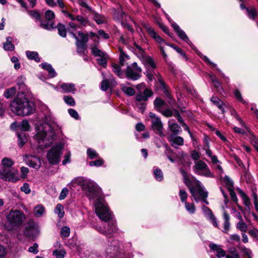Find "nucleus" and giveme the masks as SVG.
I'll return each instance as SVG.
<instances>
[{
    "instance_id": "28",
    "label": "nucleus",
    "mask_w": 258,
    "mask_h": 258,
    "mask_svg": "<svg viewBox=\"0 0 258 258\" xmlns=\"http://www.w3.org/2000/svg\"><path fill=\"white\" fill-rule=\"evenodd\" d=\"M45 211L44 207L42 205L36 206L34 210V213L37 217H41Z\"/></svg>"
},
{
    "instance_id": "38",
    "label": "nucleus",
    "mask_w": 258,
    "mask_h": 258,
    "mask_svg": "<svg viewBox=\"0 0 258 258\" xmlns=\"http://www.w3.org/2000/svg\"><path fill=\"white\" fill-rule=\"evenodd\" d=\"M76 44L77 48V52L81 55L84 54L86 49L85 44L81 41H78L76 42Z\"/></svg>"
},
{
    "instance_id": "25",
    "label": "nucleus",
    "mask_w": 258,
    "mask_h": 258,
    "mask_svg": "<svg viewBox=\"0 0 258 258\" xmlns=\"http://www.w3.org/2000/svg\"><path fill=\"white\" fill-rule=\"evenodd\" d=\"M119 50L120 52L119 64L121 66H123L125 64L126 61L129 59V56L124 53L122 48H119Z\"/></svg>"
},
{
    "instance_id": "53",
    "label": "nucleus",
    "mask_w": 258,
    "mask_h": 258,
    "mask_svg": "<svg viewBox=\"0 0 258 258\" xmlns=\"http://www.w3.org/2000/svg\"><path fill=\"white\" fill-rule=\"evenodd\" d=\"M224 181L226 184L228 190L230 189V188L233 189V182L230 179L229 177L228 176H225L224 178Z\"/></svg>"
},
{
    "instance_id": "29",
    "label": "nucleus",
    "mask_w": 258,
    "mask_h": 258,
    "mask_svg": "<svg viewBox=\"0 0 258 258\" xmlns=\"http://www.w3.org/2000/svg\"><path fill=\"white\" fill-rule=\"evenodd\" d=\"M17 136L18 137V145L22 147L27 141L26 134L22 132H18Z\"/></svg>"
},
{
    "instance_id": "45",
    "label": "nucleus",
    "mask_w": 258,
    "mask_h": 258,
    "mask_svg": "<svg viewBox=\"0 0 258 258\" xmlns=\"http://www.w3.org/2000/svg\"><path fill=\"white\" fill-rule=\"evenodd\" d=\"M16 88L13 87L7 90L4 93V96L6 98H10L15 94Z\"/></svg>"
},
{
    "instance_id": "61",
    "label": "nucleus",
    "mask_w": 258,
    "mask_h": 258,
    "mask_svg": "<svg viewBox=\"0 0 258 258\" xmlns=\"http://www.w3.org/2000/svg\"><path fill=\"white\" fill-rule=\"evenodd\" d=\"M21 190L26 194H29L31 192V189L29 187V184L25 182L23 184V186L21 187Z\"/></svg>"
},
{
    "instance_id": "26",
    "label": "nucleus",
    "mask_w": 258,
    "mask_h": 258,
    "mask_svg": "<svg viewBox=\"0 0 258 258\" xmlns=\"http://www.w3.org/2000/svg\"><path fill=\"white\" fill-rule=\"evenodd\" d=\"M211 101L216 105L222 112L223 113L224 112V103L217 97H212L211 98Z\"/></svg>"
},
{
    "instance_id": "8",
    "label": "nucleus",
    "mask_w": 258,
    "mask_h": 258,
    "mask_svg": "<svg viewBox=\"0 0 258 258\" xmlns=\"http://www.w3.org/2000/svg\"><path fill=\"white\" fill-rule=\"evenodd\" d=\"M193 170L198 175L209 178L214 177V175L211 172L207 164L202 160L195 162Z\"/></svg>"
},
{
    "instance_id": "57",
    "label": "nucleus",
    "mask_w": 258,
    "mask_h": 258,
    "mask_svg": "<svg viewBox=\"0 0 258 258\" xmlns=\"http://www.w3.org/2000/svg\"><path fill=\"white\" fill-rule=\"evenodd\" d=\"M198 55L201 57V58H202L204 60H205L208 64L211 66L212 67H216V64L213 63L212 62L209 58L203 55L201 53L199 52Z\"/></svg>"
},
{
    "instance_id": "58",
    "label": "nucleus",
    "mask_w": 258,
    "mask_h": 258,
    "mask_svg": "<svg viewBox=\"0 0 258 258\" xmlns=\"http://www.w3.org/2000/svg\"><path fill=\"white\" fill-rule=\"evenodd\" d=\"M87 153L89 157L91 159H93L98 157V155L97 152L91 149H88L87 151Z\"/></svg>"
},
{
    "instance_id": "60",
    "label": "nucleus",
    "mask_w": 258,
    "mask_h": 258,
    "mask_svg": "<svg viewBox=\"0 0 258 258\" xmlns=\"http://www.w3.org/2000/svg\"><path fill=\"white\" fill-rule=\"evenodd\" d=\"M79 37L80 38V41L81 42H83L84 43H86L88 41V35L84 34L83 32L79 31L78 32Z\"/></svg>"
},
{
    "instance_id": "56",
    "label": "nucleus",
    "mask_w": 258,
    "mask_h": 258,
    "mask_svg": "<svg viewBox=\"0 0 258 258\" xmlns=\"http://www.w3.org/2000/svg\"><path fill=\"white\" fill-rule=\"evenodd\" d=\"M76 20L84 26H86L88 23V20L87 19L84 18L81 15H78L76 17Z\"/></svg>"
},
{
    "instance_id": "5",
    "label": "nucleus",
    "mask_w": 258,
    "mask_h": 258,
    "mask_svg": "<svg viewBox=\"0 0 258 258\" xmlns=\"http://www.w3.org/2000/svg\"><path fill=\"white\" fill-rule=\"evenodd\" d=\"M185 183L188 187L191 195L197 203L201 201L203 193H208V191L205 190L204 187L199 180H196L194 184L189 180H186Z\"/></svg>"
},
{
    "instance_id": "27",
    "label": "nucleus",
    "mask_w": 258,
    "mask_h": 258,
    "mask_svg": "<svg viewBox=\"0 0 258 258\" xmlns=\"http://www.w3.org/2000/svg\"><path fill=\"white\" fill-rule=\"evenodd\" d=\"M27 57L31 60H34L36 62L40 61L38 53L36 51H27L26 52Z\"/></svg>"
},
{
    "instance_id": "48",
    "label": "nucleus",
    "mask_w": 258,
    "mask_h": 258,
    "mask_svg": "<svg viewBox=\"0 0 258 258\" xmlns=\"http://www.w3.org/2000/svg\"><path fill=\"white\" fill-rule=\"evenodd\" d=\"M28 14L33 18L35 19L36 21H40L41 17L40 14L36 11L30 10L28 11Z\"/></svg>"
},
{
    "instance_id": "35",
    "label": "nucleus",
    "mask_w": 258,
    "mask_h": 258,
    "mask_svg": "<svg viewBox=\"0 0 258 258\" xmlns=\"http://www.w3.org/2000/svg\"><path fill=\"white\" fill-rule=\"evenodd\" d=\"M120 64L112 63V64L113 72L119 77L122 78L123 74L120 69Z\"/></svg>"
},
{
    "instance_id": "20",
    "label": "nucleus",
    "mask_w": 258,
    "mask_h": 258,
    "mask_svg": "<svg viewBox=\"0 0 258 258\" xmlns=\"http://www.w3.org/2000/svg\"><path fill=\"white\" fill-rule=\"evenodd\" d=\"M60 88L64 93H73L76 90L75 85L73 83H62L60 85Z\"/></svg>"
},
{
    "instance_id": "40",
    "label": "nucleus",
    "mask_w": 258,
    "mask_h": 258,
    "mask_svg": "<svg viewBox=\"0 0 258 258\" xmlns=\"http://www.w3.org/2000/svg\"><path fill=\"white\" fill-rule=\"evenodd\" d=\"M184 203L185 208L190 214H194L196 212V207L194 203H190L186 202Z\"/></svg>"
},
{
    "instance_id": "1",
    "label": "nucleus",
    "mask_w": 258,
    "mask_h": 258,
    "mask_svg": "<svg viewBox=\"0 0 258 258\" xmlns=\"http://www.w3.org/2000/svg\"><path fill=\"white\" fill-rule=\"evenodd\" d=\"M82 186L83 190L86 192L90 200L95 202V212L100 220H106L110 218V215L107 209L104 208V199L101 196V190L98 185L91 180H84L82 177H76L68 183V186L72 188L76 185Z\"/></svg>"
},
{
    "instance_id": "21",
    "label": "nucleus",
    "mask_w": 258,
    "mask_h": 258,
    "mask_svg": "<svg viewBox=\"0 0 258 258\" xmlns=\"http://www.w3.org/2000/svg\"><path fill=\"white\" fill-rule=\"evenodd\" d=\"M148 32L150 35L154 38L158 43H164L166 45L169 46V44L167 43L164 39H163L151 27H149L147 28Z\"/></svg>"
},
{
    "instance_id": "41",
    "label": "nucleus",
    "mask_w": 258,
    "mask_h": 258,
    "mask_svg": "<svg viewBox=\"0 0 258 258\" xmlns=\"http://www.w3.org/2000/svg\"><path fill=\"white\" fill-rule=\"evenodd\" d=\"M236 228L242 232H245L247 229V225L244 221H239L236 224Z\"/></svg>"
},
{
    "instance_id": "49",
    "label": "nucleus",
    "mask_w": 258,
    "mask_h": 258,
    "mask_svg": "<svg viewBox=\"0 0 258 258\" xmlns=\"http://www.w3.org/2000/svg\"><path fill=\"white\" fill-rule=\"evenodd\" d=\"M70 234V229L68 226H63L60 231V235L62 237H68Z\"/></svg>"
},
{
    "instance_id": "55",
    "label": "nucleus",
    "mask_w": 258,
    "mask_h": 258,
    "mask_svg": "<svg viewBox=\"0 0 258 258\" xmlns=\"http://www.w3.org/2000/svg\"><path fill=\"white\" fill-rule=\"evenodd\" d=\"M45 18L48 21H51L55 18L54 12L51 10H47L45 13Z\"/></svg>"
},
{
    "instance_id": "54",
    "label": "nucleus",
    "mask_w": 258,
    "mask_h": 258,
    "mask_svg": "<svg viewBox=\"0 0 258 258\" xmlns=\"http://www.w3.org/2000/svg\"><path fill=\"white\" fill-rule=\"evenodd\" d=\"M53 255H55L56 258H63L66 254L64 250H55L52 252Z\"/></svg>"
},
{
    "instance_id": "42",
    "label": "nucleus",
    "mask_w": 258,
    "mask_h": 258,
    "mask_svg": "<svg viewBox=\"0 0 258 258\" xmlns=\"http://www.w3.org/2000/svg\"><path fill=\"white\" fill-rule=\"evenodd\" d=\"M93 19L98 24H103L105 21V18L103 16L97 13L94 14Z\"/></svg>"
},
{
    "instance_id": "13",
    "label": "nucleus",
    "mask_w": 258,
    "mask_h": 258,
    "mask_svg": "<svg viewBox=\"0 0 258 258\" xmlns=\"http://www.w3.org/2000/svg\"><path fill=\"white\" fill-rule=\"evenodd\" d=\"M23 160L30 167L35 169H39L41 167L40 159L35 156L25 155L23 156Z\"/></svg>"
},
{
    "instance_id": "4",
    "label": "nucleus",
    "mask_w": 258,
    "mask_h": 258,
    "mask_svg": "<svg viewBox=\"0 0 258 258\" xmlns=\"http://www.w3.org/2000/svg\"><path fill=\"white\" fill-rule=\"evenodd\" d=\"M14 162L9 158H5L0 165V178L2 179L13 182L20 180L18 171L12 168Z\"/></svg>"
},
{
    "instance_id": "7",
    "label": "nucleus",
    "mask_w": 258,
    "mask_h": 258,
    "mask_svg": "<svg viewBox=\"0 0 258 258\" xmlns=\"http://www.w3.org/2000/svg\"><path fill=\"white\" fill-rule=\"evenodd\" d=\"M7 218L12 227H18L23 223L25 219V216L21 211L11 210Z\"/></svg>"
},
{
    "instance_id": "2",
    "label": "nucleus",
    "mask_w": 258,
    "mask_h": 258,
    "mask_svg": "<svg viewBox=\"0 0 258 258\" xmlns=\"http://www.w3.org/2000/svg\"><path fill=\"white\" fill-rule=\"evenodd\" d=\"M58 126L50 115L45 117V121L38 126L34 139L42 148H46L52 143L55 137Z\"/></svg>"
},
{
    "instance_id": "3",
    "label": "nucleus",
    "mask_w": 258,
    "mask_h": 258,
    "mask_svg": "<svg viewBox=\"0 0 258 258\" xmlns=\"http://www.w3.org/2000/svg\"><path fill=\"white\" fill-rule=\"evenodd\" d=\"M12 111L18 115L27 116L34 112V104L23 95L15 98L10 105Z\"/></svg>"
},
{
    "instance_id": "46",
    "label": "nucleus",
    "mask_w": 258,
    "mask_h": 258,
    "mask_svg": "<svg viewBox=\"0 0 258 258\" xmlns=\"http://www.w3.org/2000/svg\"><path fill=\"white\" fill-rule=\"evenodd\" d=\"M63 100L66 104L70 106H73L75 105V101L74 99L71 96H64Z\"/></svg>"
},
{
    "instance_id": "51",
    "label": "nucleus",
    "mask_w": 258,
    "mask_h": 258,
    "mask_svg": "<svg viewBox=\"0 0 258 258\" xmlns=\"http://www.w3.org/2000/svg\"><path fill=\"white\" fill-rule=\"evenodd\" d=\"M248 16L249 18L251 19H254L257 17V13L254 8H251L250 9H246Z\"/></svg>"
},
{
    "instance_id": "6",
    "label": "nucleus",
    "mask_w": 258,
    "mask_h": 258,
    "mask_svg": "<svg viewBox=\"0 0 258 258\" xmlns=\"http://www.w3.org/2000/svg\"><path fill=\"white\" fill-rule=\"evenodd\" d=\"M103 203L104 204V208L107 209V211L109 214L110 215V218L106 220H103L104 222H108V227L106 228L105 227H102L101 226H98L97 225H93L92 227L97 230L100 233L107 236H111L114 233H116L117 231V228L116 227V223L113 220H111L112 218L111 213L109 212L108 207L106 206L104 201L103 200ZM102 221V220H101Z\"/></svg>"
},
{
    "instance_id": "44",
    "label": "nucleus",
    "mask_w": 258,
    "mask_h": 258,
    "mask_svg": "<svg viewBox=\"0 0 258 258\" xmlns=\"http://www.w3.org/2000/svg\"><path fill=\"white\" fill-rule=\"evenodd\" d=\"M239 193L240 194L241 197H242L245 206L247 207H249V206L250 205V202L249 198L241 189L239 190Z\"/></svg>"
},
{
    "instance_id": "14",
    "label": "nucleus",
    "mask_w": 258,
    "mask_h": 258,
    "mask_svg": "<svg viewBox=\"0 0 258 258\" xmlns=\"http://www.w3.org/2000/svg\"><path fill=\"white\" fill-rule=\"evenodd\" d=\"M171 25L180 38L187 42L192 49L196 50V48H195V47L190 41L185 33L180 29L179 26L174 22H173Z\"/></svg>"
},
{
    "instance_id": "11",
    "label": "nucleus",
    "mask_w": 258,
    "mask_h": 258,
    "mask_svg": "<svg viewBox=\"0 0 258 258\" xmlns=\"http://www.w3.org/2000/svg\"><path fill=\"white\" fill-rule=\"evenodd\" d=\"M120 243L115 240L111 242L106 249V253L108 258H116L120 252Z\"/></svg>"
},
{
    "instance_id": "10",
    "label": "nucleus",
    "mask_w": 258,
    "mask_h": 258,
    "mask_svg": "<svg viewBox=\"0 0 258 258\" xmlns=\"http://www.w3.org/2000/svg\"><path fill=\"white\" fill-rule=\"evenodd\" d=\"M62 146L57 145L53 147L47 153V159L51 164H57L60 161L61 150Z\"/></svg>"
},
{
    "instance_id": "36",
    "label": "nucleus",
    "mask_w": 258,
    "mask_h": 258,
    "mask_svg": "<svg viewBox=\"0 0 258 258\" xmlns=\"http://www.w3.org/2000/svg\"><path fill=\"white\" fill-rule=\"evenodd\" d=\"M29 123L26 120H22L18 126V129L22 131H27L29 130Z\"/></svg>"
},
{
    "instance_id": "52",
    "label": "nucleus",
    "mask_w": 258,
    "mask_h": 258,
    "mask_svg": "<svg viewBox=\"0 0 258 258\" xmlns=\"http://www.w3.org/2000/svg\"><path fill=\"white\" fill-rule=\"evenodd\" d=\"M146 104L143 101H136V107L141 112H143L146 108Z\"/></svg>"
},
{
    "instance_id": "23",
    "label": "nucleus",
    "mask_w": 258,
    "mask_h": 258,
    "mask_svg": "<svg viewBox=\"0 0 258 258\" xmlns=\"http://www.w3.org/2000/svg\"><path fill=\"white\" fill-rule=\"evenodd\" d=\"M168 128L173 133L172 135H176L181 132V128L177 123L171 122V120L168 121Z\"/></svg>"
},
{
    "instance_id": "17",
    "label": "nucleus",
    "mask_w": 258,
    "mask_h": 258,
    "mask_svg": "<svg viewBox=\"0 0 258 258\" xmlns=\"http://www.w3.org/2000/svg\"><path fill=\"white\" fill-rule=\"evenodd\" d=\"M152 95L153 92L149 89H146L143 92L137 93L136 96V101L146 102Z\"/></svg>"
},
{
    "instance_id": "22",
    "label": "nucleus",
    "mask_w": 258,
    "mask_h": 258,
    "mask_svg": "<svg viewBox=\"0 0 258 258\" xmlns=\"http://www.w3.org/2000/svg\"><path fill=\"white\" fill-rule=\"evenodd\" d=\"M223 218H224V223H223V232L224 233H228V231L230 229V216L229 214L224 211L223 212Z\"/></svg>"
},
{
    "instance_id": "24",
    "label": "nucleus",
    "mask_w": 258,
    "mask_h": 258,
    "mask_svg": "<svg viewBox=\"0 0 258 258\" xmlns=\"http://www.w3.org/2000/svg\"><path fill=\"white\" fill-rule=\"evenodd\" d=\"M40 66H41L42 69L46 70L48 71L49 73V76L50 78H53L56 76V73H55L54 70L50 64L47 62H43L42 63L40 64Z\"/></svg>"
},
{
    "instance_id": "32",
    "label": "nucleus",
    "mask_w": 258,
    "mask_h": 258,
    "mask_svg": "<svg viewBox=\"0 0 258 258\" xmlns=\"http://www.w3.org/2000/svg\"><path fill=\"white\" fill-rule=\"evenodd\" d=\"M54 213L57 215L59 218L61 219L63 217L64 211L63 206L60 204H57L55 208Z\"/></svg>"
},
{
    "instance_id": "33",
    "label": "nucleus",
    "mask_w": 258,
    "mask_h": 258,
    "mask_svg": "<svg viewBox=\"0 0 258 258\" xmlns=\"http://www.w3.org/2000/svg\"><path fill=\"white\" fill-rule=\"evenodd\" d=\"M226 258H239V255L235 247H231L228 250Z\"/></svg>"
},
{
    "instance_id": "37",
    "label": "nucleus",
    "mask_w": 258,
    "mask_h": 258,
    "mask_svg": "<svg viewBox=\"0 0 258 258\" xmlns=\"http://www.w3.org/2000/svg\"><path fill=\"white\" fill-rule=\"evenodd\" d=\"M56 28L59 35L62 37H66L67 35V31L65 26L59 23L57 25Z\"/></svg>"
},
{
    "instance_id": "43",
    "label": "nucleus",
    "mask_w": 258,
    "mask_h": 258,
    "mask_svg": "<svg viewBox=\"0 0 258 258\" xmlns=\"http://www.w3.org/2000/svg\"><path fill=\"white\" fill-rule=\"evenodd\" d=\"M179 196L181 203H184L186 202V201L188 195L184 189H180L179 191Z\"/></svg>"
},
{
    "instance_id": "62",
    "label": "nucleus",
    "mask_w": 258,
    "mask_h": 258,
    "mask_svg": "<svg viewBox=\"0 0 258 258\" xmlns=\"http://www.w3.org/2000/svg\"><path fill=\"white\" fill-rule=\"evenodd\" d=\"M103 163V161L102 159H98L95 161H92L89 162V165L91 166H101Z\"/></svg>"
},
{
    "instance_id": "63",
    "label": "nucleus",
    "mask_w": 258,
    "mask_h": 258,
    "mask_svg": "<svg viewBox=\"0 0 258 258\" xmlns=\"http://www.w3.org/2000/svg\"><path fill=\"white\" fill-rule=\"evenodd\" d=\"M103 37L104 39H108L109 37L108 34L106 33L103 30H100L98 31V35L97 38Z\"/></svg>"
},
{
    "instance_id": "9",
    "label": "nucleus",
    "mask_w": 258,
    "mask_h": 258,
    "mask_svg": "<svg viewBox=\"0 0 258 258\" xmlns=\"http://www.w3.org/2000/svg\"><path fill=\"white\" fill-rule=\"evenodd\" d=\"M142 68L137 62H134L128 66L125 71L126 77L130 80L136 81L141 77Z\"/></svg>"
},
{
    "instance_id": "16",
    "label": "nucleus",
    "mask_w": 258,
    "mask_h": 258,
    "mask_svg": "<svg viewBox=\"0 0 258 258\" xmlns=\"http://www.w3.org/2000/svg\"><path fill=\"white\" fill-rule=\"evenodd\" d=\"M139 58L146 68H156V64L153 59L151 57L145 55H142L141 56H139Z\"/></svg>"
},
{
    "instance_id": "18",
    "label": "nucleus",
    "mask_w": 258,
    "mask_h": 258,
    "mask_svg": "<svg viewBox=\"0 0 258 258\" xmlns=\"http://www.w3.org/2000/svg\"><path fill=\"white\" fill-rule=\"evenodd\" d=\"M209 247L213 250L217 252L216 256L218 258H221L227 255L226 251L223 249L221 245L214 243L209 244Z\"/></svg>"
},
{
    "instance_id": "30",
    "label": "nucleus",
    "mask_w": 258,
    "mask_h": 258,
    "mask_svg": "<svg viewBox=\"0 0 258 258\" xmlns=\"http://www.w3.org/2000/svg\"><path fill=\"white\" fill-rule=\"evenodd\" d=\"M12 38L11 37L7 38L6 41L4 43V48L7 51L13 50L15 47L12 43Z\"/></svg>"
},
{
    "instance_id": "64",
    "label": "nucleus",
    "mask_w": 258,
    "mask_h": 258,
    "mask_svg": "<svg viewBox=\"0 0 258 258\" xmlns=\"http://www.w3.org/2000/svg\"><path fill=\"white\" fill-rule=\"evenodd\" d=\"M33 227L28 226L25 228L24 231V234L26 236L30 237L32 235Z\"/></svg>"
},
{
    "instance_id": "59",
    "label": "nucleus",
    "mask_w": 258,
    "mask_h": 258,
    "mask_svg": "<svg viewBox=\"0 0 258 258\" xmlns=\"http://www.w3.org/2000/svg\"><path fill=\"white\" fill-rule=\"evenodd\" d=\"M169 46L174 49L178 53H179L183 58H184L186 60L187 59L185 53L183 52L179 47L173 44H169Z\"/></svg>"
},
{
    "instance_id": "31",
    "label": "nucleus",
    "mask_w": 258,
    "mask_h": 258,
    "mask_svg": "<svg viewBox=\"0 0 258 258\" xmlns=\"http://www.w3.org/2000/svg\"><path fill=\"white\" fill-rule=\"evenodd\" d=\"M121 90L128 96H133L135 91V90L130 87H127L124 84H121L120 85Z\"/></svg>"
},
{
    "instance_id": "12",
    "label": "nucleus",
    "mask_w": 258,
    "mask_h": 258,
    "mask_svg": "<svg viewBox=\"0 0 258 258\" xmlns=\"http://www.w3.org/2000/svg\"><path fill=\"white\" fill-rule=\"evenodd\" d=\"M149 116L152 119L151 126L153 130L158 134L160 136H164V135L162 131L163 124L161 119L152 112L149 113Z\"/></svg>"
},
{
    "instance_id": "39",
    "label": "nucleus",
    "mask_w": 258,
    "mask_h": 258,
    "mask_svg": "<svg viewBox=\"0 0 258 258\" xmlns=\"http://www.w3.org/2000/svg\"><path fill=\"white\" fill-rule=\"evenodd\" d=\"M92 54L95 56H102L105 55V53L99 49L96 46H94L91 48Z\"/></svg>"
},
{
    "instance_id": "15",
    "label": "nucleus",
    "mask_w": 258,
    "mask_h": 258,
    "mask_svg": "<svg viewBox=\"0 0 258 258\" xmlns=\"http://www.w3.org/2000/svg\"><path fill=\"white\" fill-rule=\"evenodd\" d=\"M202 210L205 217L211 221L213 226L218 228V224L216 217L212 213V211L206 206H203L202 207Z\"/></svg>"
},
{
    "instance_id": "19",
    "label": "nucleus",
    "mask_w": 258,
    "mask_h": 258,
    "mask_svg": "<svg viewBox=\"0 0 258 258\" xmlns=\"http://www.w3.org/2000/svg\"><path fill=\"white\" fill-rule=\"evenodd\" d=\"M168 140L171 143L172 146H174L175 145L182 146L184 143L183 138L179 136H176V135H171Z\"/></svg>"
},
{
    "instance_id": "50",
    "label": "nucleus",
    "mask_w": 258,
    "mask_h": 258,
    "mask_svg": "<svg viewBox=\"0 0 258 258\" xmlns=\"http://www.w3.org/2000/svg\"><path fill=\"white\" fill-rule=\"evenodd\" d=\"M239 249L241 250L243 254L246 255L248 258L251 257L252 252L249 248H246L245 246L242 245L239 247Z\"/></svg>"
},
{
    "instance_id": "34",
    "label": "nucleus",
    "mask_w": 258,
    "mask_h": 258,
    "mask_svg": "<svg viewBox=\"0 0 258 258\" xmlns=\"http://www.w3.org/2000/svg\"><path fill=\"white\" fill-rule=\"evenodd\" d=\"M40 21V27L46 30H50L54 28V23L52 22L49 23L42 21L41 19Z\"/></svg>"
},
{
    "instance_id": "47",
    "label": "nucleus",
    "mask_w": 258,
    "mask_h": 258,
    "mask_svg": "<svg viewBox=\"0 0 258 258\" xmlns=\"http://www.w3.org/2000/svg\"><path fill=\"white\" fill-rule=\"evenodd\" d=\"M154 174L155 178L158 181L162 180L163 175L162 171L159 168H156L154 170Z\"/></svg>"
}]
</instances>
